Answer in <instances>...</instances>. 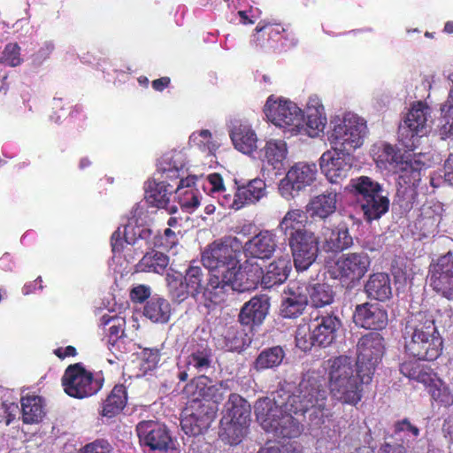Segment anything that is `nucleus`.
<instances>
[{"label": "nucleus", "mask_w": 453, "mask_h": 453, "mask_svg": "<svg viewBox=\"0 0 453 453\" xmlns=\"http://www.w3.org/2000/svg\"><path fill=\"white\" fill-rule=\"evenodd\" d=\"M405 353L419 361H434L442 352L443 340L434 319L426 312L411 314L403 330Z\"/></svg>", "instance_id": "nucleus-1"}, {"label": "nucleus", "mask_w": 453, "mask_h": 453, "mask_svg": "<svg viewBox=\"0 0 453 453\" xmlns=\"http://www.w3.org/2000/svg\"><path fill=\"white\" fill-rule=\"evenodd\" d=\"M328 387L333 399L342 404L357 405L363 397V386L371 381H363L361 376L354 374L350 357L342 355L327 360Z\"/></svg>", "instance_id": "nucleus-2"}, {"label": "nucleus", "mask_w": 453, "mask_h": 453, "mask_svg": "<svg viewBox=\"0 0 453 453\" xmlns=\"http://www.w3.org/2000/svg\"><path fill=\"white\" fill-rule=\"evenodd\" d=\"M242 242L236 236L226 235L213 241L202 253L204 267L219 273L235 275L234 271L241 262Z\"/></svg>", "instance_id": "nucleus-3"}, {"label": "nucleus", "mask_w": 453, "mask_h": 453, "mask_svg": "<svg viewBox=\"0 0 453 453\" xmlns=\"http://www.w3.org/2000/svg\"><path fill=\"white\" fill-rule=\"evenodd\" d=\"M333 127L328 134L332 149L340 151H353L361 147L367 134L366 121L352 112L332 121Z\"/></svg>", "instance_id": "nucleus-4"}, {"label": "nucleus", "mask_w": 453, "mask_h": 453, "mask_svg": "<svg viewBox=\"0 0 453 453\" xmlns=\"http://www.w3.org/2000/svg\"><path fill=\"white\" fill-rule=\"evenodd\" d=\"M265 403L255 404V414L263 429L279 438H296L303 431V425L289 413H283L277 407L265 408Z\"/></svg>", "instance_id": "nucleus-5"}, {"label": "nucleus", "mask_w": 453, "mask_h": 453, "mask_svg": "<svg viewBox=\"0 0 453 453\" xmlns=\"http://www.w3.org/2000/svg\"><path fill=\"white\" fill-rule=\"evenodd\" d=\"M385 351V340L377 332L361 336L357 344V371L363 381H372Z\"/></svg>", "instance_id": "nucleus-6"}, {"label": "nucleus", "mask_w": 453, "mask_h": 453, "mask_svg": "<svg viewBox=\"0 0 453 453\" xmlns=\"http://www.w3.org/2000/svg\"><path fill=\"white\" fill-rule=\"evenodd\" d=\"M371 258L365 251L349 252L340 256L329 269L332 279L348 286H356L367 273Z\"/></svg>", "instance_id": "nucleus-7"}, {"label": "nucleus", "mask_w": 453, "mask_h": 453, "mask_svg": "<svg viewBox=\"0 0 453 453\" xmlns=\"http://www.w3.org/2000/svg\"><path fill=\"white\" fill-rule=\"evenodd\" d=\"M430 109L422 102H418L410 110L407 117L398 128V141L407 151H415L420 138L427 134V116Z\"/></svg>", "instance_id": "nucleus-8"}, {"label": "nucleus", "mask_w": 453, "mask_h": 453, "mask_svg": "<svg viewBox=\"0 0 453 453\" xmlns=\"http://www.w3.org/2000/svg\"><path fill=\"white\" fill-rule=\"evenodd\" d=\"M272 97L267 99L265 105L267 119L290 135L298 134L303 128V111L291 101H273Z\"/></svg>", "instance_id": "nucleus-9"}, {"label": "nucleus", "mask_w": 453, "mask_h": 453, "mask_svg": "<svg viewBox=\"0 0 453 453\" xmlns=\"http://www.w3.org/2000/svg\"><path fill=\"white\" fill-rule=\"evenodd\" d=\"M218 411L213 403L188 400L180 419L181 429L189 436L203 434L214 421Z\"/></svg>", "instance_id": "nucleus-10"}, {"label": "nucleus", "mask_w": 453, "mask_h": 453, "mask_svg": "<svg viewBox=\"0 0 453 453\" xmlns=\"http://www.w3.org/2000/svg\"><path fill=\"white\" fill-rule=\"evenodd\" d=\"M65 392L71 397L83 399L96 394L102 388L101 381L80 364L70 365L62 377Z\"/></svg>", "instance_id": "nucleus-11"}, {"label": "nucleus", "mask_w": 453, "mask_h": 453, "mask_svg": "<svg viewBox=\"0 0 453 453\" xmlns=\"http://www.w3.org/2000/svg\"><path fill=\"white\" fill-rule=\"evenodd\" d=\"M205 273L199 265H190L182 278L167 274L166 281L172 298L181 303L188 296L196 298L204 288Z\"/></svg>", "instance_id": "nucleus-12"}, {"label": "nucleus", "mask_w": 453, "mask_h": 453, "mask_svg": "<svg viewBox=\"0 0 453 453\" xmlns=\"http://www.w3.org/2000/svg\"><path fill=\"white\" fill-rule=\"evenodd\" d=\"M342 326L338 315L331 311L317 310L311 314L310 329L319 347H328L336 339L337 333Z\"/></svg>", "instance_id": "nucleus-13"}, {"label": "nucleus", "mask_w": 453, "mask_h": 453, "mask_svg": "<svg viewBox=\"0 0 453 453\" xmlns=\"http://www.w3.org/2000/svg\"><path fill=\"white\" fill-rule=\"evenodd\" d=\"M140 444L153 451L166 452L174 449L170 431L165 425L153 420H143L136 426Z\"/></svg>", "instance_id": "nucleus-14"}, {"label": "nucleus", "mask_w": 453, "mask_h": 453, "mask_svg": "<svg viewBox=\"0 0 453 453\" xmlns=\"http://www.w3.org/2000/svg\"><path fill=\"white\" fill-rule=\"evenodd\" d=\"M430 285L434 292L453 299V255L448 252L437 258L429 266Z\"/></svg>", "instance_id": "nucleus-15"}, {"label": "nucleus", "mask_w": 453, "mask_h": 453, "mask_svg": "<svg viewBox=\"0 0 453 453\" xmlns=\"http://www.w3.org/2000/svg\"><path fill=\"white\" fill-rule=\"evenodd\" d=\"M288 242L296 270L304 271L308 269L318 257V238L312 232L308 230L288 240Z\"/></svg>", "instance_id": "nucleus-16"}, {"label": "nucleus", "mask_w": 453, "mask_h": 453, "mask_svg": "<svg viewBox=\"0 0 453 453\" xmlns=\"http://www.w3.org/2000/svg\"><path fill=\"white\" fill-rule=\"evenodd\" d=\"M212 349L207 343L196 342V341L189 342L187 356L184 357L185 370L179 372V380L186 381L188 378V371L196 373L207 372L212 366Z\"/></svg>", "instance_id": "nucleus-17"}, {"label": "nucleus", "mask_w": 453, "mask_h": 453, "mask_svg": "<svg viewBox=\"0 0 453 453\" xmlns=\"http://www.w3.org/2000/svg\"><path fill=\"white\" fill-rule=\"evenodd\" d=\"M351 151H340L332 149L320 157V168L332 183H337L348 176L352 168Z\"/></svg>", "instance_id": "nucleus-18"}, {"label": "nucleus", "mask_w": 453, "mask_h": 453, "mask_svg": "<svg viewBox=\"0 0 453 453\" xmlns=\"http://www.w3.org/2000/svg\"><path fill=\"white\" fill-rule=\"evenodd\" d=\"M317 166L315 164L296 163L287 173L285 178L280 180V189L282 194L294 196L293 191L299 192L310 186L316 179Z\"/></svg>", "instance_id": "nucleus-19"}, {"label": "nucleus", "mask_w": 453, "mask_h": 453, "mask_svg": "<svg viewBox=\"0 0 453 453\" xmlns=\"http://www.w3.org/2000/svg\"><path fill=\"white\" fill-rule=\"evenodd\" d=\"M308 400L303 399L297 389L294 393H289L284 388H280L273 395V399H263L257 401L256 403H265V408H274L282 410L283 413H289V415H304L308 411L311 410L308 403Z\"/></svg>", "instance_id": "nucleus-20"}, {"label": "nucleus", "mask_w": 453, "mask_h": 453, "mask_svg": "<svg viewBox=\"0 0 453 453\" xmlns=\"http://www.w3.org/2000/svg\"><path fill=\"white\" fill-rule=\"evenodd\" d=\"M388 312L378 303H365L357 304L353 312V322L358 327L379 331L388 325Z\"/></svg>", "instance_id": "nucleus-21"}, {"label": "nucleus", "mask_w": 453, "mask_h": 453, "mask_svg": "<svg viewBox=\"0 0 453 453\" xmlns=\"http://www.w3.org/2000/svg\"><path fill=\"white\" fill-rule=\"evenodd\" d=\"M341 188H329L321 194L311 198L305 206L306 213L311 219L326 220L336 212L341 200Z\"/></svg>", "instance_id": "nucleus-22"}, {"label": "nucleus", "mask_w": 453, "mask_h": 453, "mask_svg": "<svg viewBox=\"0 0 453 453\" xmlns=\"http://www.w3.org/2000/svg\"><path fill=\"white\" fill-rule=\"evenodd\" d=\"M233 289L239 292L254 290L258 284L263 285L264 271L257 263L246 260L243 264H237L234 271Z\"/></svg>", "instance_id": "nucleus-23"}, {"label": "nucleus", "mask_w": 453, "mask_h": 453, "mask_svg": "<svg viewBox=\"0 0 453 453\" xmlns=\"http://www.w3.org/2000/svg\"><path fill=\"white\" fill-rule=\"evenodd\" d=\"M242 253L247 257L268 259L270 258L276 248V235L269 230H262L243 245Z\"/></svg>", "instance_id": "nucleus-24"}, {"label": "nucleus", "mask_w": 453, "mask_h": 453, "mask_svg": "<svg viewBox=\"0 0 453 453\" xmlns=\"http://www.w3.org/2000/svg\"><path fill=\"white\" fill-rule=\"evenodd\" d=\"M297 392L303 399L311 402L308 403L311 409L323 411L326 406L327 392L319 376L305 375L297 387Z\"/></svg>", "instance_id": "nucleus-25"}, {"label": "nucleus", "mask_w": 453, "mask_h": 453, "mask_svg": "<svg viewBox=\"0 0 453 453\" xmlns=\"http://www.w3.org/2000/svg\"><path fill=\"white\" fill-rule=\"evenodd\" d=\"M270 298L266 295H257L245 303L239 313L242 325L252 326L261 325L268 314Z\"/></svg>", "instance_id": "nucleus-26"}, {"label": "nucleus", "mask_w": 453, "mask_h": 453, "mask_svg": "<svg viewBox=\"0 0 453 453\" xmlns=\"http://www.w3.org/2000/svg\"><path fill=\"white\" fill-rule=\"evenodd\" d=\"M284 294L286 296L283 297L280 303V316L284 319H296L300 317L308 304V296L303 293V288L296 284L288 286L284 290Z\"/></svg>", "instance_id": "nucleus-27"}, {"label": "nucleus", "mask_w": 453, "mask_h": 453, "mask_svg": "<svg viewBox=\"0 0 453 453\" xmlns=\"http://www.w3.org/2000/svg\"><path fill=\"white\" fill-rule=\"evenodd\" d=\"M441 211V205L432 201L422 204L415 222V226L422 236L426 237L437 233V228L442 219Z\"/></svg>", "instance_id": "nucleus-28"}, {"label": "nucleus", "mask_w": 453, "mask_h": 453, "mask_svg": "<svg viewBox=\"0 0 453 453\" xmlns=\"http://www.w3.org/2000/svg\"><path fill=\"white\" fill-rule=\"evenodd\" d=\"M184 155L179 151L165 154L157 163V173L160 179L177 183L186 173Z\"/></svg>", "instance_id": "nucleus-29"}, {"label": "nucleus", "mask_w": 453, "mask_h": 453, "mask_svg": "<svg viewBox=\"0 0 453 453\" xmlns=\"http://www.w3.org/2000/svg\"><path fill=\"white\" fill-rule=\"evenodd\" d=\"M234 277V275H231V273L211 274L202 292L205 301L215 305L224 303L228 288L233 289Z\"/></svg>", "instance_id": "nucleus-30"}, {"label": "nucleus", "mask_w": 453, "mask_h": 453, "mask_svg": "<svg viewBox=\"0 0 453 453\" xmlns=\"http://www.w3.org/2000/svg\"><path fill=\"white\" fill-rule=\"evenodd\" d=\"M326 125L325 109L317 97H310L306 106V121L303 128L310 137H318Z\"/></svg>", "instance_id": "nucleus-31"}, {"label": "nucleus", "mask_w": 453, "mask_h": 453, "mask_svg": "<svg viewBox=\"0 0 453 453\" xmlns=\"http://www.w3.org/2000/svg\"><path fill=\"white\" fill-rule=\"evenodd\" d=\"M175 184L167 183L166 180H150L145 183L146 198L150 203L157 208H165L171 196L175 193Z\"/></svg>", "instance_id": "nucleus-32"}, {"label": "nucleus", "mask_w": 453, "mask_h": 453, "mask_svg": "<svg viewBox=\"0 0 453 453\" xmlns=\"http://www.w3.org/2000/svg\"><path fill=\"white\" fill-rule=\"evenodd\" d=\"M196 178L188 176L175 183V194L180 207L188 212L194 211L200 204L199 191L195 189Z\"/></svg>", "instance_id": "nucleus-33"}, {"label": "nucleus", "mask_w": 453, "mask_h": 453, "mask_svg": "<svg viewBox=\"0 0 453 453\" xmlns=\"http://www.w3.org/2000/svg\"><path fill=\"white\" fill-rule=\"evenodd\" d=\"M234 186L238 189V198L243 203V207L257 203L267 194L265 181L260 178H255L246 182L234 180Z\"/></svg>", "instance_id": "nucleus-34"}, {"label": "nucleus", "mask_w": 453, "mask_h": 453, "mask_svg": "<svg viewBox=\"0 0 453 453\" xmlns=\"http://www.w3.org/2000/svg\"><path fill=\"white\" fill-rule=\"evenodd\" d=\"M365 291L369 298L385 302L392 296L390 276L386 273H376L369 276L365 285Z\"/></svg>", "instance_id": "nucleus-35"}, {"label": "nucleus", "mask_w": 453, "mask_h": 453, "mask_svg": "<svg viewBox=\"0 0 453 453\" xmlns=\"http://www.w3.org/2000/svg\"><path fill=\"white\" fill-rule=\"evenodd\" d=\"M291 268V260L288 255L276 258L264 273L263 286L265 288H271L282 284L288 279Z\"/></svg>", "instance_id": "nucleus-36"}, {"label": "nucleus", "mask_w": 453, "mask_h": 453, "mask_svg": "<svg viewBox=\"0 0 453 453\" xmlns=\"http://www.w3.org/2000/svg\"><path fill=\"white\" fill-rule=\"evenodd\" d=\"M142 313L153 323L166 324L171 318L172 306L167 299L154 295L144 304Z\"/></svg>", "instance_id": "nucleus-37"}, {"label": "nucleus", "mask_w": 453, "mask_h": 453, "mask_svg": "<svg viewBox=\"0 0 453 453\" xmlns=\"http://www.w3.org/2000/svg\"><path fill=\"white\" fill-rule=\"evenodd\" d=\"M308 213L300 209L289 210L280 220L279 227L287 240L308 231L305 226Z\"/></svg>", "instance_id": "nucleus-38"}, {"label": "nucleus", "mask_w": 453, "mask_h": 453, "mask_svg": "<svg viewBox=\"0 0 453 453\" xmlns=\"http://www.w3.org/2000/svg\"><path fill=\"white\" fill-rule=\"evenodd\" d=\"M234 148L244 154H250L257 149V134L245 124L234 126L230 133Z\"/></svg>", "instance_id": "nucleus-39"}, {"label": "nucleus", "mask_w": 453, "mask_h": 453, "mask_svg": "<svg viewBox=\"0 0 453 453\" xmlns=\"http://www.w3.org/2000/svg\"><path fill=\"white\" fill-rule=\"evenodd\" d=\"M226 413L222 418L249 425L250 421V405L240 395L230 394L225 404Z\"/></svg>", "instance_id": "nucleus-40"}, {"label": "nucleus", "mask_w": 453, "mask_h": 453, "mask_svg": "<svg viewBox=\"0 0 453 453\" xmlns=\"http://www.w3.org/2000/svg\"><path fill=\"white\" fill-rule=\"evenodd\" d=\"M324 250L327 252H340L353 244V239L346 226L326 229L323 233Z\"/></svg>", "instance_id": "nucleus-41"}, {"label": "nucleus", "mask_w": 453, "mask_h": 453, "mask_svg": "<svg viewBox=\"0 0 453 453\" xmlns=\"http://www.w3.org/2000/svg\"><path fill=\"white\" fill-rule=\"evenodd\" d=\"M308 303L319 309L330 305L334 303L335 292L331 285L326 282H316L305 286Z\"/></svg>", "instance_id": "nucleus-42"}, {"label": "nucleus", "mask_w": 453, "mask_h": 453, "mask_svg": "<svg viewBox=\"0 0 453 453\" xmlns=\"http://www.w3.org/2000/svg\"><path fill=\"white\" fill-rule=\"evenodd\" d=\"M127 402V392L126 387L122 384L115 385L104 402L102 415L107 418L117 416L125 408Z\"/></svg>", "instance_id": "nucleus-43"}, {"label": "nucleus", "mask_w": 453, "mask_h": 453, "mask_svg": "<svg viewBox=\"0 0 453 453\" xmlns=\"http://www.w3.org/2000/svg\"><path fill=\"white\" fill-rule=\"evenodd\" d=\"M169 260L164 252L150 250L143 255L136 267L139 272L163 274L169 265Z\"/></svg>", "instance_id": "nucleus-44"}, {"label": "nucleus", "mask_w": 453, "mask_h": 453, "mask_svg": "<svg viewBox=\"0 0 453 453\" xmlns=\"http://www.w3.org/2000/svg\"><path fill=\"white\" fill-rule=\"evenodd\" d=\"M22 421L25 424H37L45 415L42 398L27 395L21 398Z\"/></svg>", "instance_id": "nucleus-45"}, {"label": "nucleus", "mask_w": 453, "mask_h": 453, "mask_svg": "<svg viewBox=\"0 0 453 453\" xmlns=\"http://www.w3.org/2000/svg\"><path fill=\"white\" fill-rule=\"evenodd\" d=\"M360 206L365 220L372 222V220L380 219L382 215L388 212L389 209V199L387 196L383 195L382 190L372 196V197Z\"/></svg>", "instance_id": "nucleus-46"}, {"label": "nucleus", "mask_w": 453, "mask_h": 453, "mask_svg": "<svg viewBox=\"0 0 453 453\" xmlns=\"http://www.w3.org/2000/svg\"><path fill=\"white\" fill-rule=\"evenodd\" d=\"M249 425L222 418L219 426V437L231 445L239 444L247 434Z\"/></svg>", "instance_id": "nucleus-47"}, {"label": "nucleus", "mask_w": 453, "mask_h": 453, "mask_svg": "<svg viewBox=\"0 0 453 453\" xmlns=\"http://www.w3.org/2000/svg\"><path fill=\"white\" fill-rule=\"evenodd\" d=\"M352 192L360 205L372 196L382 191L381 186L368 176H360L351 180Z\"/></svg>", "instance_id": "nucleus-48"}, {"label": "nucleus", "mask_w": 453, "mask_h": 453, "mask_svg": "<svg viewBox=\"0 0 453 453\" xmlns=\"http://www.w3.org/2000/svg\"><path fill=\"white\" fill-rule=\"evenodd\" d=\"M285 357L284 350L280 346L267 348L260 352L254 362L257 371H263L279 366Z\"/></svg>", "instance_id": "nucleus-49"}, {"label": "nucleus", "mask_w": 453, "mask_h": 453, "mask_svg": "<svg viewBox=\"0 0 453 453\" xmlns=\"http://www.w3.org/2000/svg\"><path fill=\"white\" fill-rule=\"evenodd\" d=\"M265 157L273 168H279L282 165L287 155V144L282 140L268 141L264 148Z\"/></svg>", "instance_id": "nucleus-50"}, {"label": "nucleus", "mask_w": 453, "mask_h": 453, "mask_svg": "<svg viewBox=\"0 0 453 453\" xmlns=\"http://www.w3.org/2000/svg\"><path fill=\"white\" fill-rule=\"evenodd\" d=\"M426 386L432 399L440 406L449 407L453 404V394L441 380H432Z\"/></svg>", "instance_id": "nucleus-51"}, {"label": "nucleus", "mask_w": 453, "mask_h": 453, "mask_svg": "<svg viewBox=\"0 0 453 453\" xmlns=\"http://www.w3.org/2000/svg\"><path fill=\"white\" fill-rule=\"evenodd\" d=\"M399 370L403 376L423 384H428L432 381L431 373L426 371L417 361L409 360L403 362L400 365Z\"/></svg>", "instance_id": "nucleus-52"}, {"label": "nucleus", "mask_w": 453, "mask_h": 453, "mask_svg": "<svg viewBox=\"0 0 453 453\" xmlns=\"http://www.w3.org/2000/svg\"><path fill=\"white\" fill-rule=\"evenodd\" d=\"M209 382H211V379L208 376H196L185 386L184 392L189 400L203 401Z\"/></svg>", "instance_id": "nucleus-53"}, {"label": "nucleus", "mask_w": 453, "mask_h": 453, "mask_svg": "<svg viewBox=\"0 0 453 453\" xmlns=\"http://www.w3.org/2000/svg\"><path fill=\"white\" fill-rule=\"evenodd\" d=\"M419 433L418 427L412 425L408 418L398 420L394 425L393 436L407 445L411 441H415Z\"/></svg>", "instance_id": "nucleus-54"}, {"label": "nucleus", "mask_w": 453, "mask_h": 453, "mask_svg": "<svg viewBox=\"0 0 453 453\" xmlns=\"http://www.w3.org/2000/svg\"><path fill=\"white\" fill-rule=\"evenodd\" d=\"M102 326H110L109 327V342L114 344L124 334L125 319L119 316L104 314L100 319Z\"/></svg>", "instance_id": "nucleus-55"}, {"label": "nucleus", "mask_w": 453, "mask_h": 453, "mask_svg": "<svg viewBox=\"0 0 453 453\" xmlns=\"http://www.w3.org/2000/svg\"><path fill=\"white\" fill-rule=\"evenodd\" d=\"M161 351L157 348H144L140 353V371L146 374L155 370L160 362Z\"/></svg>", "instance_id": "nucleus-56"}, {"label": "nucleus", "mask_w": 453, "mask_h": 453, "mask_svg": "<svg viewBox=\"0 0 453 453\" xmlns=\"http://www.w3.org/2000/svg\"><path fill=\"white\" fill-rule=\"evenodd\" d=\"M225 348L228 351L241 352L244 349L246 334L235 327H229L224 335Z\"/></svg>", "instance_id": "nucleus-57"}, {"label": "nucleus", "mask_w": 453, "mask_h": 453, "mask_svg": "<svg viewBox=\"0 0 453 453\" xmlns=\"http://www.w3.org/2000/svg\"><path fill=\"white\" fill-rule=\"evenodd\" d=\"M284 32V28L280 24H266L263 27H256L253 42L257 47H265V42H261L260 36H267L268 41H278L280 34Z\"/></svg>", "instance_id": "nucleus-58"}, {"label": "nucleus", "mask_w": 453, "mask_h": 453, "mask_svg": "<svg viewBox=\"0 0 453 453\" xmlns=\"http://www.w3.org/2000/svg\"><path fill=\"white\" fill-rule=\"evenodd\" d=\"M190 142L198 147L203 152L212 155L218 149V145L212 141L211 133L203 129L199 132H194L189 137Z\"/></svg>", "instance_id": "nucleus-59"}, {"label": "nucleus", "mask_w": 453, "mask_h": 453, "mask_svg": "<svg viewBox=\"0 0 453 453\" xmlns=\"http://www.w3.org/2000/svg\"><path fill=\"white\" fill-rule=\"evenodd\" d=\"M150 227L142 225H137L136 222L130 220L125 226L123 236L127 244L135 245L142 240V237H148Z\"/></svg>", "instance_id": "nucleus-60"}, {"label": "nucleus", "mask_w": 453, "mask_h": 453, "mask_svg": "<svg viewBox=\"0 0 453 453\" xmlns=\"http://www.w3.org/2000/svg\"><path fill=\"white\" fill-rule=\"evenodd\" d=\"M0 63L12 67L19 66L22 63L20 47L17 42H9L5 45L0 57Z\"/></svg>", "instance_id": "nucleus-61"}, {"label": "nucleus", "mask_w": 453, "mask_h": 453, "mask_svg": "<svg viewBox=\"0 0 453 453\" xmlns=\"http://www.w3.org/2000/svg\"><path fill=\"white\" fill-rule=\"evenodd\" d=\"M296 346L303 351L310 350L313 346H317L313 339V332H311L310 324L298 326L296 332Z\"/></svg>", "instance_id": "nucleus-62"}, {"label": "nucleus", "mask_w": 453, "mask_h": 453, "mask_svg": "<svg viewBox=\"0 0 453 453\" xmlns=\"http://www.w3.org/2000/svg\"><path fill=\"white\" fill-rule=\"evenodd\" d=\"M177 242L176 234L171 228H166L163 234L158 231L156 232V241L153 243L154 248L168 251L175 247Z\"/></svg>", "instance_id": "nucleus-63"}, {"label": "nucleus", "mask_w": 453, "mask_h": 453, "mask_svg": "<svg viewBox=\"0 0 453 453\" xmlns=\"http://www.w3.org/2000/svg\"><path fill=\"white\" fill-rule=\"evenodd\" d=\"M397 203L405 211H411L417 203L418 192L413 187H406L397 192Z\"/></svg>", "instance_id": "nucleus-64"}]
</instances>
